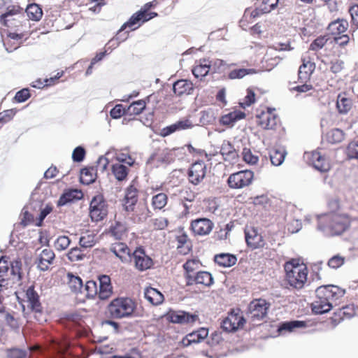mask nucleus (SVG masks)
Returning <instances> with one entry per match:
<instances>
[{"label":"nucleus","mask_w":358,"mask_h":358,"mask_svg":"<svg viewBox=\"0 0 358 358\" xmlns=\"http://www.w3.org/2000/svg\"><path fill=\"white\" fill-rule=\"evenodd\" d=\"M345 290L333 285H322L315 290L316 299L312 303V310L316 314H324L336 306V301L345 294Z\"/></svg>","instance_id":"nucleus-1"},{"label":"nucleus","mask_w":358,"mask_h":358,"mask_svg":"<svg viewBox=\"0 0 358 358\" xmlns=\"http://www.w3.org/2000/svg\"><path fill=\"white\" fill-rule=\"evenodd\" d=\"M319 230L327 236L342 234L349 227L350 220L345 215L330 213L317 217Z\"/></svg>","instance_id":"nucleus-2"},{"label":"nucleus","mask_w":358,"mask_h":358,"mask_svg":"<svg viewBox=\"0 0 358 358\" xmlns=\"http://www.w3.org/2000/svg\"><path fill=\"white\" fill-rule=\"evenodd\" d=\"M284 267L289 285L296 289L303 287L308 276L306 266L300 264L298 259H292L286 262Z\"/></svg>","instance_id":"nucleus-3"},{"label":"nucleus","mask_w":358,"mask_h":358,"mask_svg":"<svg viewBox=\"0 0 358 358\" xmlns=\"http://www.w3.org/2000/svg\"><path fill=\"white\" fill-rule=\"evenodd\" d=\"M136 303L129 297H118L113 299L108 306L110 315L115 319L128 318L133 316Z\"/></svg>","instance_id":"nucleus-4"},{"label":"nucleus","mask_w":358,"mask_h":358,"mask_svg":"<svg viewBox=\"0 0 358 358\" xmlns=\"http://www.w3.org/2000/svg\"><path fill=\"white\" fill-rule=\"evenodd\" d=\"M26 297L27 308L30 310V314H32L34 319L39 322L45 321L46 320L39 301V296L34 290L33 286L29 287L27 289Z\"/></svg>","instance_id":"nucleus-5"},{"label":"nucleus","mask_w":358,"mask_h":358,"mask_svg":"<svg viewBox=\"0 0 358 358\" xmlns=\"http://www.w3.org/2000/svg\"><path fill=\"white\" fill-rule=\"evenodd\" d=\"M108 214V205L101 194L94 196L90 205V215L92 221L102 220Z\"/></svg>","instance_id":"nucleus-6"},{"label":"nucleus","mask_w":358,"mask_h":358,"mask_svg":"<svg viewBox=\"0 0 358 358\" xmlns=\"http://www.w3.org/2000/svg\"><path fill=\"white\" fill-rule=\"evenodd\" d=\"M254 179V173L250 170L240 171L231 174L227 183L231 189H242L249 186Z\"/></svg>","instance_id":"nucleus-7"},{"label":"nucleus","mask_w":358,"mask_h":358,"mask_svg":"<svg viewBox=\"0 0 358 358\" xmlns=\"http://www.w3.org/2000/svg\"><path fill=\"white\" fill-rule=\"evenodd\" d=\"M270 304L266 300L258 299L251 301L248 306V315L253 320H262L267 314Z\"/></svg>","instance_id":"nucleus-8"},{"label":"nucleus","mask_w":358,"mask_h":358,"mask_svg":"<svg viewBox=\"0 0 358 358\" xmlns=\"http://www.w3.org/2000/svg\"><path fill=\"white\" fill-rule=\"evenodd\" d=\"M206 174V165L203 161H199L190 166L188 170L189 182L197 185L202 182Z\"/></svg>","instance_id":"nucleus-9"},{"label":"nucleus","mask_w":358,"mask_h":358,"mask_svg":"<svg viewBox=\"0 0 358 358\" xmlns=\"http://www.w3.org/2000/svg\"><path fill=\"white\" fill-rule=\"evenodd\" d=\"M133 259L136 268L140 271H146L153 265L152 259L141 248H138L134 252Z\"/></svg>","instance_id":"nucleus-10"},{"label":"nucleus","mask_w":358,"mask_h":358,"mask_svg":"<svg viewBox=\"0 0 358 358\" xmlns=\"http://www.w3.org/2000/svg\"><path fill=\"white\" fill-rule=\"evenodd\" d=\"M245 320L244 317L238 314L231 313L222 322V328L227 332L235 331L242 327Z\"/></svg>","instance_id":"nucleus-11"},{"label":"nucleus","mask_w":358,"mask_h":358,"mask_svg":"<svg viewBox=\"0 0 358 358\" xmlns=\"http://www.w3.org/2000/svg\"><path fill=\"white\" fill-rule=\"evenodd\" d=\"M214 227L213 222L207 218H199L193 220L191 228L195 234L205 236L209 234Z\"/></svg>","instance_id":"nucleus-12"},{"label":"nucleus","mask_w":358,"mask_h":358,"mask_svg":"<svg viewBox=\"0 0 358 358\" xmlns=\"http://www.w3.org/2000/svg\"><path fill=\"white\" fill-rule=\"evenodd\" d=\"M194 126V124L189 118H182L177 121L174 124H172L164 128L161 131V135L162 136H167L178 131L192 129L193 128Z\"/></svg>","instance_id":"nucleus-13"},{"label":"nucleus","mask_w":358,"mask_h":358,"mask_svg":"<svg viewBox=\"0 0 358 358\" xmlns=\"http://www.w3.org/2000/svg\"><path fill=\"white\" fill-rule=\"evenodd\" d=\"M245 241L248 246L252 249L262 248L265 245L262 236L254 228L248 229L245 231Z\"/></svg>","instance_id":"nucleus-14"},{"label":"nucleus","mask_w":358,"mask_h":358,"mask_svg":"<svg viewBox=\"0 0 358 358\" xmlns=\"http://www.w3.org/2000/svg\"><path fill=\"white\" fill-rule=\"evenodd\" d=\"M23 9L18 5L9 4L6 8V12L1 15L0 22L4 26H9L8 22L10 20H15V17L23 15Z\"/></svg>","instance_id":"nucleus-15"},{"label":"nucleus","mask_w":358,"mask_h":358,"mask_svg":"<svg viewBox=\"0 0 358 358\" xmlns=\"http://www.w3.org/2000/svg\"><path fill=\"white\" fill-rule=\"evenodd\" d=\"M257 117L258 124L264 129H272L277 124V116L273 113L271 108L266 112H262Z\"/></svg>","instance_id":"nucleus-16"},{"label":"nucleus","mask_w":358,"mask_h":358,"mask_svg":"<svg viewBox=\"0 0 358 358\" xmlns=\"http://www.w3.org/2000/svg\"><path fill=\"white\" fill-rule=\"evenodd\" d=\"M55 257V253L52 250H43L36 262L37 267L41 271H47L49 268V266L52 264Z\"/></svg>","instance_id":"nucleus-17"},{"label":"nucleus","mask_w":358,"mask_h":358,"mask_svg":"<svg viewBox=\"0 0 358 358\" xmlns=\"http://www.w3.org/2000/svg\"><path fill=\"white\" fill-rule=\"evenodd\" d=\"M196 317V316L183 311H169L166 315L167 320L171 322L179 324L192 322Z\"/></svg>","instance_id":"nucleus-18"},{"label":"nucleus","mask_w":358,"mask_h":358,"mask_svg":"<svg viewBox=\"0 0 358 358\" xmlns=\"http://www.w3.org/2000/svg\"><path fill=\"white\" fill-rule=\"evenodd\" d=\"M348 27V23L345 20H337L331 22L328 26L329 37H334L343 34Z\"/></svg>","instance_id":"nucleus-19"},{"label":"nucleus","mask_w":358,"mask_h":358,"mask_svg":"<svg viewBox=\"0 0 358 358\" xmlns=\"http://www.w3.org/2000/svg\"><path fill=\"white\" fill-rule=\"evenodd\" d=\"M83 196V192L78 189H69L65 192L59 199L57 205L59 206H64L68 203L75 200H79Z\"/></svg>","instance_id":"nucleus-20"},{"label":"nucleus","mask_w":358,"mask_h":358,"mask_svg":"<svg viewBox=\"0 0 358 358\" xmlns=\"http://www.w3.org/2000/svg\"><path fill=\"white\" fill-rule=\"evenodd\" d=\"M144 12H140L139 10L131 15L129 20L125 22L120 29V31L129 28L131 31L136 30L138 29L143 22Z\"/></svg>","instance_id":"nucleus-21"},{"label":"nucleus","mask_w":358,"mask_h":358,"mask_svg":"<svg viewBox=\"0 0 358 358\" xmlns=\"http://www.w3.org/2000/svg\"><path fill=\"white\" fill-rule=\"evenodd\" d=\"M193 84L186 80H180L173 84V90L177 96L189 94L193 91Z\"/></svg>","instance_id":"nucleus-22"},{"label":"nucleus","mask_w":358,"mask_h":358,"mask_svg":"<svg viewBox=\"0 0 358 358\" xmlns=\"http://www.w3.org/2000/svg\"><path fill=\"white\" fill-rule=\"evenodd\" d=\"M245 114L240 110H235L224 115L220 118V123L225 126L233 127L238 120L243 119Z\"/></svg>","instance_id":"nucleus-23"},{"label":"nucleus","mask_w":358,"mask_h":358,"mask_svg":"<svg viewBox=\"0 0 358 358\" xmlns=\"http://www.w3.org/2000/svg\"><path fill=\"white\" fill-rule=\"evenodd\" d=\"M312 162L313 166L321 172H327L331 168L329 162L318 152L312 153Z\"/></svg>","instance_id":"nucleus-24"},{"label":"nucleus","mask_w":358,"mask_h":358,"mask_svg":"<svg viewBox=\"0 0 358 358\" xmlns=\"http://www.w3.org/2000/svg\"><path fill=\"white\" fill-rule=\"evenodd\" d=\"M144 295L147 301L154 306L159 305L164 301V295L155 288H146Z\"/></svg>","instance_id":"nucleus-25"},{"label":"nucleus","mask_w":358,"mask_h":358,"mask_svg":"<svg viewBox=\"0 0 358 358\" xmlns=\"http://www.w3.org/2000/svg\"><path fill=\"white\" fill-rule=\"evenodd\" d=\"M110 251L122 262L127 260V256L129 255L130 250L127 245L122 242L113 244L110 247Z\"/></svg>","instance_id":"nucleus-26"},{"label":"nucleus","mask_w":358,"mask_h":358,"mask_svg":"<svg viewBox=\"0 0 358 358\" xmlns=\"http://www.w3.org/2000/svg\"><path fill=\"white\" fill-rule=\"evenodd\" d=\"M236 261V257L229 253H221L215 256V262L223 267H230L234 265Z\"/></svg>","instance_id":"nucleus-27"},{"label":"nucleus","mask_w":358,"mask_h":358,"mask_svg":"<svg viewBox=\"0 0 358 358\" xmlns=\"http://www.w3.org/2000/svg\"><path fill=\"white\" fill-rule=\"evenodd\" d=\"M68 285L70 289L75 293L83 292V281L79 276L69 273L67 274Z\"/></svg>","instance_id":"nucleus-28"},{"label":"nucleus","mask_w":358,"mask_h":358,"mask_svg":"<svg viewBox=\"0 0 358 358\" xmlns=\"http://www.w3.org/2000/svg\"><path fill=\"white\" fill-rule=\"evenodd\" d=\"M25 12L27 17L34 21H39L43 16L42 8L36 3L28 5Z\"/></svg>","instance_id":"nucleus-29"},{"label":"nucleus","mask_w":358,"mask_h":358,"mask_svg":"<svg viewBox=\"0 0 358 358\" xmlns=\"http://www.w3.org/2000/svg\"><path fill=\"white\" fill-rule=\"evenodd\" d=\"M210 68V62L203 59L200 61V64L195 66L192 69V73L196 78H202L206 76Z\"/></svg>","instance_id":"nucleus-30"},{"label":"nucleus","mask_w":358,"mask_h":358,"mask_svg":"<svg viewBox=\"0 0 358 358\" xmlns=\"http://www.w3.org/2000/svg\"><path fill=\"white\" fill-rule=\"evenodd\" d=\"M352 107V101L345 95L339 94L337 97L336 108L341 114H346Z\"/></svg>","instance_id":"nucleus-31"},{"label":"nucleus","mask_w":358,"mask_h":358,"mask_svg":"<svg viewBox=\"0 0 358 358\" xmlns=\"http://www.w3.org/2000/svg\"><path fill=\"white\" fill-rule=\"evenodd\" d=\"M220 152L225 160L234 159L236 155L233 145L228 141L222 142Z\"/></svg>","instance_id":"nucleus-32"},{"label":"nucleus","mask_w":358,"mask_h":358,"mask_svg":"<svg viewBox=\"0 0 358 358\" xmlns=\"http://www.w3.org/2000/svg\"><path fill=\"white\" fill-rule=\"evenodd\" d=\"M315 69L314 63L310 62H306L305 60H303V64L300 66L299 69V78L300 80H307L310 74L313 73Z\"/></svg>","instance_id":"nucleus-33"},{"label":"nucleus","mask_w":358,"mask_h":358,"mask_svg":"<svg viewBox=\"0 0 358 358\" xmlns=\"http://www.w3.org/2000/svg\"><path fill=\"white\" fill-rule=\"evenodd\" d=\"M128 171V168L120 163H116L112 166V172L119 181H122L127 178Z\"/></svg>","instance_id":"nucleus-34"},{"label":"nucleus","mask_w":358,"mask_h":358,"mask_svg":"<svg viewBox=\"0 0 358 358\" xmlns=\"http://www.w3.org/2000/svg\"><path fill=\"white\" fill-rule=\"evenodd\" d=\"M171 159L172 158L171 157V151L167 149H165L158 153L152 154L150 157L148 162H152L156 161L157 162L159 163H168Z\"/></svg>","instance_id":"nucleus-35"},{"label":"nucleus","mask_w":358,"mask_h":358,"mask_svg":"<svg viewBox=\"0 0 358 358\" xmlns=\"http://www.w3.org/2000/svg\"><path fill=\"white\" fill-rule=\"evenodd\" d=\"M96 235L94 233L85 232L81 235L79 244L82 248H92L96 244Z\"/></svg>","instance_id":"nucleus-36"},{"label":"nucleus","mask_w":358,"mask_h":358,"mask_svg":"<svg viewBox=\"0 0 358 358\" xmlns=\"http://www.w3.org/2000/svg\"><path fill=\"white\" fill-rule=\"evenodd\" d=\"M145 106L146 103L144 100L134 101L127 108L126 113L129 115H139L145 108Z\"/></svg>","instance_id":"nucleus-37"},{"label":"nucleus","mask_w":358,"mask_h":358,"mask_svg":"<svg viewBox=\"0 0 358 358\" xmlns=\"http://www.w3.org/2000/svg\"><path fill=\"white\" fill-rule=\"evenodd\" d=\"M196 284L203 285L210 287L213 283V278L212 275L207 271H198L196 273Z\"/></svg>","instance_id":"nucleus-38"},{"label":"nucleus","mask_w":358,"mask_h":358,"mask_svg":"<svg viewBox=\"0 0 358 358\" xmlns=\"http://www.w3.org/2000/svg\"><path fill=\"white\" fill-rule=\"evenodd\" d=\"M127 230V227L124 222L116 221L111 228V233L116 239H121L126 234Z\"/></svg>","instance_id":"nucleus-39"},{"label":"nucleus","mask_w":358,"mask_h":358,"mask_svg":"<svg viewBox=\"0 0 358 358\" xmlns=\"http://www.w3.org/2000/svg\"><path fill=\"white\" fill-rule=\"evenodd\" d=\"M344 138V133L341 129H334L329 131L327 134V139L331 143H338L341 142Z\"/></svg>","instance_id":"nucleus-40"},{"label":"nucleus","mask_w":358,"mask_h":358,"mask_svg":"<svg viewBox=\"0 0 358 358\" xmlns=\"http://www.w3.org/2000/svg\"><path fill=\"white\" fill-rule=\"evenodd\" d=\"M286 152L284 150H273L270 152V159L273 165L280 166L285 160Z\"/></svg>","instance_id":"nucleus-41"},{"label":"nucleus","mask_w":358,"mask_h":358,"mask_svg":"<svg viewBox=\"0 0 358 358\" xmlns=\"http://www.w3.org/2000/svg\"><path fill=\"white\" fill-rule=\"evenodd\" d=\"M304 327H306L305 322L294 320L282 323L278 330L280 332L282 331L291 332L296 328H301Z\"/></svg>","instance_id":"nucleus-42"},{"label":"nucleus","mask_w":358,"mask_h":358,"mask_svg":"<svg viewBox=\"0 0 358 358\" xmlns=\"http://www.w3.org/2000/svg\"><path fill=\"white\" fill-rule=\"evenodd\" d=\"M256 71L253 69H234L229 72V78L230 79H241L248 74L255 73Z\"/></svg>","instance_id":"nucleus-43"},{"label":"nucleus","mask_w":358,"mask_h":358,"mask_svg":"<svg viewBox=\"0 0 358 358\" xmlns=\"http://www.w3.org/2000/svg\"><path fill=\"white\" fill-rule=\"evenodd\" d=\"M167 203V196L164 193H159L154 196L152 204L155 209H162Z\"/></svg>","instance_id":"nucleus-44"},{"label":"nucleus","mask_w":358,"mask_h":358,"mask_svg":"<svg viewBox=\"0 0 358 358\" xmlns=\"http://www.w3.org/2000/svg\"><path fill=\"white\" fill-rule=\"evenodd\" d=\"M330 37L328 36H320L315 39L310 45V50L317 51L322 49L324 45L330 42Z\"/></svg>","instance_id":"nucleus-45"},{"label":"nucleus","mask_w":358,"mask_h":358,"mask_svg":"<svg viewBox=\"0 0 358 358\" xmlns=\"http://www.w3.org/2000/svg\"><path fill=\"white\" fill-rule=\"evenodd\" d=\"M83 292H85L86 296L93 298L98 294L96 282L93 280L87 281L85 287H83Z\"/></svg>","instance_id":"nucleus-46"},{"label":"nucleus","mask_w":358,"mask_h":358,"mask_svg":"<svg viewBox=\"0 0 358 358\" xmlns=\"http://www.w3.org/2000/svg\"><path fill=\"white\" fill-rule=\"evenodd\" d=\"M201 264L199 259H192L187 260L183 264V268L185 271V273H194L196 270H198Z\"/></svg>","instance_id":"nucleus-47"},{"label":"nucleus","mask_w":358,"mask_h":358,"mask_svg":"<svg viewBox=\"0 0 358 358\" xmlns=\"http://www.w3.org/2000/svg\"><path fill=\"white\" fill-rule=\"evenodd\" d=\"M337 115L336 113L328 111L327 112L320 121V125L322 127H328L333 125L336 121Z\"/></svg>","instance_id":"nucleus-48"},{"label":"nucleus","mask_w":358,"mask_h":358,"mask_svg":"<svg viewBox=\"0 0 358 358\" xmlns=\"http://www.w3.org/2000/svg\"><path fill=\"white\" fill-rule=\"evenodd\" d=\"M71 241L66 236H60L55 241V248L59 251L66 250L70 245Z\"/></svg>","instance_id":"nucleus-49"},{"label":"nucleus","mask_w":358,"mask_h":358,"mask_svg":"<svg viewBox=\"0 0 358 358\" xmlns=\"http://www.w3.org/2000/svg\"><path fill=\"white\" fill-rule=\"evenodd\" d=\"M95 180L94 175L92 170L88 169H83L80 173V182L85 185L92 183Z\"/></svg>","instance_id":"nucleus-50"},{"label":"nucleus","mask_w":358,"mask_h":358,"mask_svg":"<svg viewBox=\"0 0 358 358\" xmlns=\"http://www.w3.org/2000/svg\"><path fill=\"white\" fill-rule=\"evenodd\" d=\"M346 155L349 159H358V141H352L346 149Z\"/></svg>","instance_id":"nucleus-51"},{"label":"nucleus","mask_w":358,"mask_h":358,"mask_svg":"<svg viewBox=\"0 0 358 358\" xmlns=\"http://www.w3.org/2000/svg\"><path fill=\"white\" fill-rule=\"evenodd\" d=\"M242 155L243 160L248 164H255L259 160L258 156L253 155L248 148H243Z\"/></svg>","instance_id":"nucleus-52"},{"label":"nucleus","mask_w":358,"mask_h":358,"mask_svg":"<svg viewBox=\"0 0 358 358\" xmlns=\"http://www.w3.org/2000/svg\"><path fill=\"white\" fill-rule=\"evenodd\" d=\"M67 256L71 262L80 261L85 257L83 250L77 247L71 249Z\"/></svg>","instance_id":"nucleus-53"},{"label":"nucleus","mask_w":358,"mask_h":358,"mask_svg":"<svg viewBox=\"0 0 358 358\" xmlns=\"http://www.w3.org/2000/svg\"><path fill=\"white\" fill-rule=\"evenodd\" d=\"M345 262V258L341 255H335L329 259L328 261V266L331 268H338L341 267Z\"/></svg>","instance_id":"nucleus-54"},{"label":"nucleus","mask_w":358,"mask_h":358,"mask_svg":"<svg viewBox=\"0 0 358 358\" xmlns=\"http://www.w3.org/2000/svg\"><path fill=\"white\" fill-rule=\"evenodd\" d=\"M201 340L199 337L196 331H194L187 334L185 338L182 340V344L184 346H188L192 343H196L201 342Z\"/></svg>","instance_id":"nucleus-55"},{"label":"nucleus","mask_w":358,"mask_h":358,"mask_svg":"<svg viewBox=\"0 0 358 358\" xmlns=\"http://www.w3.org/2000/svg\"><path fill=\"white\" fill-rule=\"evenodd\" d=\"M27 355L26 350L13 348L7 350L6 358H26Z\"/></svg>","instance_id":"nucleus-56"},{"label":"nucleus","mask_w":358,"mask_h":358,"mask_svg":"<svg viewBox=\"0 0 358 358\" xmlns=\"http://www.w3.org/2000/svg\"><path fill=\"white\" fill-rule=\"evenodd\" d=\"M262 10H263V7L261 6L259 8H257L254 10L247 8L245 10L243 17L245 18L246 20L248 17L256 18V17H259V15H261L262 14L266 13V12H263Z\"/></svg>","instance_id":"nucleus-57"},{"label":"nucleus","mask_w":358,"mask_h":358,"mask_svg":"<svg viewBox=\"0 0 358 358\" xmlns=\"http://www.w3.org/2000/svg\"><path fill=\"white\" fill-rule=\"evenodd\" d=\"M112 286L111 285L99 286V290L98 292V295L99 299L104 300L108 299L112 294Z\"/></svg>","instance_id":"nucleus-58"},{"label":"nucleus","mask_w":358,"mask_h":358,"mask_svg":"<svg viewBox=\"0 0 358 358\" xmlns=\"http://www.w3.org/2000/svg\"><path fill=\"white\" fill-rule=\"evenodd\" d=\"M126 110L127 108H124L122 105L117 104L111 109L110 114L113 119H118L123 115H127Z\"/></svg>","instance_id":"nucleus-59"},{"label":"nucleus","mask_w":358,"mask_h":358,"mask_svg":"<svg viewBox=\"0 0 358 358\" xmlns=\"http://www.w3.org/2000/svg\"><path fill=\"white\" fill-rule=\"evenodd\" d=\"M16 113L15 109L6 110L0 113V122L2 124L6 123L10 121Z\"/></svg>","instance_id":"nucleus-60"},{"label":"nucleus","mask_w":358,"mask_h":358,"mask_svg":"<svg viewBox=\"0 0 358 358\" xmlns=\"http://www.w3.org/2000/svg\"><path fill=\"white\" fill-rule=\"evenodd\" d=\"M330 43L334 42L336 44L340 46H344L349 42V36L346 34H341L334 37H330Z\"/></svg>","instance_id":"nucleus-61"},{"label":"nucleus","mask_w":358,"mask_h":358,"mask_svg":"<svg viewBox=\"0 0 358 358\" xmlns=\"http://www.w3.org/2000/svg\"><path fill=\"white\" fill-rule=\"evenodd\" d=\"M85 155V149L81 146H78L73 150L72 153V159L74 162H80L84 159Z\"/></svg>","instance_id":"nucleus-62"},{"label":"nucleus","mask_w":358,"mask_h":358,"mask_svg":"<svg viewBox=\"0 0 358 358\" xmlns=\"http://www.w3.org/2000/svg\"><path fill=\"white\" fill-rule=\"evenodd\" d=\"M200 121L203 124H210L215 120L213 113L210 110H204L201 112Z\"/></svg>","instance_id":"nucleus-63"},{"label":"nucleus","mask_w":358,"mask_h":358,"mask_svg":"<svg viewBox=\"0 0 358 358\" xmlns=\"http://www.w3.org/2000/svg\"><path fill=\"white\" fill-rule=\"evenodd\" d=\"M30 97L29 91L27 88L22 89L18 91L15 96V99L18 103H22L27 100Z\"/></svg>","instance_id":"nucleus-64"}]
</instances>
